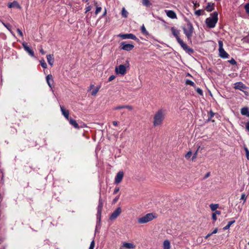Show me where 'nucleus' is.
Returning <instances> with one entry per match:
<instances>
[{
    "instance_id": "nucleus-1",
    "label": "nucleus",
    "mask_w": 249,
    "mask_h": 249,
    "mask_svg": "<svg viewBox=\"0 0 249 249\" xmlns=\"http://www.w3.org/2000/svg\"><path fill=\"white\" fill-rule=\"evenodd\" d=\"M171 31L173 35L176 38L177 42L179 44L181 48L185 51L186 53L191 55L194 53L193 49L189 47L179 37L180 32L175 27L171 28Z\"/></svg>"
},
{
    "instance_id": "nucleus-2",
    "label": "nucleus",
    "mask_w": 249,
    "mask_h": 249,
    "mask_svg": "<svg viewBox=\"0 0 249 249\" xmlns=\"http://www.w3.org/2000/svg\"><path fill=\"white\" fill-rule=\"evenodd\" d=\"M165 110L159 109L155 114L153 118V124L154 126L161 125L165 118Z\"/></svg>"
},
{
    "instance_id": "nucleus-3",
    "label": "nucleus",
    "mask_w": 249,
    "mask_h": 249,
    "mask_svg": "<svg viewBox=\"0 0 249 249\" xmlns=\"http://www.w3.org/2000/svg\"><path fill=\"white\" fill-rule=\"evenodd\" d=\"M184 19L187 22V24L182 27L183 33L187 37L188 40L191 42L194 29L192 23L186 17H185Z\"/></svg>"
},
{
    "instance_id": "nucleus-4",
    "label": "nucleus",
    "mask_w": 249,
    "mask_h": 249,
    "mask_svg": "<svg viewBox=\"0 0 249 249\" xmlns=\"http://www.w3.org/2000/svg\"><path fill=\"white\" fill-rule=\"evenodd\" d=\"M157 216L155 213H148L144 216L138 219V222L139 224H144L150 222L157 218Z\"/></svg>"
},
{
    "instance_id": "nucleus-5",
    "label": "nucleus",
    "mask_w": 249,
    "mask_h": 249,
    "mask_svg": "<svg viewBox=\"0 0 249 249\" xmlns=\"http://www.w3.org/2000/svg\"><path fill=\"white\" fill-rule=\"evenodd\" d=\"M218 20V17H211L206 19L205 23L210 28H214Z\"/></svg>"
},
{
    "instance_id": "nucleus-6",
    "label": "nucleus",
    "mask_w": 249,
    "mask_h": 249,
    "mask_svg": "<svg viewBox=\"0 0 249 249\" xmlns=\"http://www.w3.org/2000/svg\"><path fill=\"white\" fill-rule=\"evenodd\" d=\"M219 45V56L222 58H227L229 57V54L224 50L223 48V43L221 40L218 41Z\"/></svg>"
},
{
    "instance_id": "nucleus-7",
    "label": "nucleus",
    "mask_w": 249,
    "mask_h": 249,
    "mask_svg": "<svg viewBox=\"0 0 249 249\" xmlns=\"http://www.w3.org/2000/svg\"><path fill=\"white\" fill-rule=\"evenodd\" d=\"M234 88L244 92L246 95H248V92L245 91V89H248L247 87L241 82L235 83Z\"/></svg>"
},
{
    "instance_id": "nucleus-8",
    "label": "nucleus",
    "mask_w": 249,
    "mask_h": 249,
    "mask_svg": "<svg viewBox=\"0 0 249 249\" xmlns=\"http://www.w3.org/2000/svg\"><path fill=\"white\" fill-rule=\"evenodd\" d=\"M115 72L117 75H123L124 74V65L121 64L115 67Z\"/></svg>"
},
{
    "instance_id": "nucleus-9",
    "label": "nucleus",
    "mask_w": 249,
    "mask_h": 249,
    "mask_svg": "<svg viewBox=\"0 0 249 249\" xmlns=\"http://www.w3.org/2000/svg\"><path fill=\"white\" fill-rule=\"evenodd\" d=\"M122 212L121 209L119 207L111 215L109 219L111 220L115 219Z\"/></svg>"
},
{
    "instance_id": "nucleus-10",
    "label": "nucleus",
    "mask_w": 249,
    "mask_h": 249,
    "mask_svg": "<svg viewBox=\"0 0 249 249\" xmlns=\"http://www.w3.org/2000/svg\"><path fill=\"white\" fill-rule=\"evenodd\" d=\"M22 46L24 49V50L32 57H34V51L27 45V43L26 42H23L22 43Z\"/></svg>"
},
{
    "instance_id": "nucleus-11",
    "label": "nucleus",
    "mask_w": 249,
    "mask_h": 249,
    "mask_svg": "<svg viewBox=\"0 0 249 249\" xmlns=\"http://www.w3.org/2000/svg\"><path fill=\"white\" fill-rule=\"evenodd\" d=\"M8 7L10 8H16L20 9L21 7L18 1H14L12 2H10L8 3Z\"/></svg>"
},
{
    "instance_id": "nucleus-12",
    "label": "nucleus",
    "mask_w": 249,
    "mask_h": 249,
    "mask_svg": "<svg viewBox=\"0 0 249 249\" xmlns=\"http://www.w3.org/2000/svg\"><path fill=\"white\" fill-rule=\"evenodd\" d=\"M125 39H132L138 43L140 41V40L137 38L136 36L132 34H125Z\"/></svg>"
},
{
    "instance_id": "nucleus-13",
    "label": "nucleus",
    "mask_w": 249,
    "mask_h": 249,
    "mask_svg": "<svg viewBox=\"0 0 249 249\" xmlns=\"http://www.w3.org/2000/svg\"><path fill=\"white\" fill-rule=\"evenodd\" d=\"M123 176H124L123 172H119L116 177L115 182L116 183H119V182H120L123 178Z\"/></svg>"
},
{
    "instance_id": "nucleus-14",
    "label": "nucleus",
    "mask_w": 249,
    "mask_h": 249,
    "mask_svg": "<svg viewBox=\"0 0 249 249\" xmlns=\"http://www.w3.org/2000/svg\"><path fill=\"white\" fill-rule=\"evenodd\" d=\"M62 114L67 119L69 120V111L66 110L63 107L60 106Z\"/></svg>"
},
{
    "instance_id": "nucleus-15",
    "label": "nucleus",
    "mask_w": 249,
    "mask_h": 249,
    "mask_svg": "<svg viewBox=\"0 0 249 249\" xmlns=\"http://www.w3.org/2000/svg\"><path fill=\"white\" fill-rule=\"evenodd\" d=\"M241 113L243 115L249 117V109L248 107H244L241 109Z\"/></svg>"
},
{
    "instance_id": "nucleus-16",
    "label": "nucleus",
    "mask_w": 249,
    "mask_h": 249,
    "mask_svg": "<svg viewBox=\"0 0 249 249\" xmlns=\"http://www.w3.org/2000/svg\"><path fill=\"white\" fill-rule=\"evenodd\" d=\"M51 81H52L53 82V76L51 74H48L46 76V81H47V84L49 85V86L51 89H52V84L51 83Z\"/></svg>"
},
{
    "instance_id": "nucleus-17",
    "label": "nucleus",
    "mask_w": 249,
    "mask_h": 249,
    "mask_svg": "<svg viewBox=\"0 0 249 249\" xmlns=\"http://www.w3.org/2000/svg\"><path fill=\"white\" fill-rule=\"evenodd\" d=\"M47 59L48 63L51 65L52 66L54 62V58L53 57V55H47Z\"/></svg>"
},
{
    "instance_id": "nucleus-18",
    "label": "nucleus",
    "mask_w": 249,
    "mask_h": 249,
    "mask_svg": "<svg viewBox=\"0 0 249 249\" xmlns=\"http://www.w3.org/2000/svg\"><path fill=\"white\" fill-rule=\"evenodd\" d=\"M69 120L70 122V124L71 125H73L75 128L79 129L80 128V126H79V125L78 124L75 120H73L72 118L69 119Z\"/></svg>"
},
{
    "instance_id": "nucleus-19",
    "label": "nucleus",
    "mask_w": 249,
    "mask_h": 249,
    "mask_svg": "<svg viewBox=\"0 0 249 249\" xmlns=\"http://www.w3.org/2000/svg\"><path fill=\"white\" fill-rule=\"evenodd\" d=\"M95 17H89L87 19V21L92 26L96 25V22H95Z\"/></svg>"
},
{
    "instance_id": "nucleus-20",
    "label": "nucleus",
    "mask_w": 249,
    "mask_h": 249,
    "mask_svg": "<svg viewBox=\"0 0 249 249\" xmlns=\"http://www.w3.org/2000/svg\"><path fill=\"white\" fill-rule=\"evenodd\" d=\"M170 242L166 240L163 242V249H170Z\"/></svg>"
},
{
    "instance_id": "nucleus-21",
    "label": "nucleus",
    "mask_w": 249,
    "mask_h": 249,
    "mask_svg": "<svg viewBox=\"0 0 249 249\" xmlns=\"http://www.w3.org/2000/svg\"><path fill=\"white\" fill-rule=\"evenodd\" d=\"M134 46L132 44L125 43V51H131L134 48Z\"/></svg>"
},
{
    "instance_id": "nucleus-22",
    "label": "nucleus",
    "mask_w": 249,
    "mask_h": 249,
    "mask_svg": "<svg viewBox=\"0 0 249 249\" xmlns=\"http://www.w3.org/2000/svg\"><path fill=\"white\" fill-rule=\"evenodd\" d=\"M214 5L213 3H209L206 7V10L207 11L211 12L213 9Z\"/></svg>"
},
{
    "instance_id": "nucleus-23",
    "label": "nucleus",
    "mask_w": 249,
    "mask_h": 249,
    "mask_svg": "<svg viewBox=\"0 0 249 249\" xmlns=\"http://www.w3.org/2000/svg\"><path fill=\"white\" fill-rule=\"evenodd\" d=\"M136 245L133 243H125V249H135Z\"/></svg>"
},
{
    "instance_id": "nucleus-24",
    "label": "nucleus",
    "mask_w": 249,
    "mask_h": 249,
    "mask_svg": "<svg viewBox=\"0 0 249 249\" xmlns=\"http://www.w3.org/2000/svg\"><path fill=\"white\" fill-rule=\"evenodd\" d=\"M210 207L212 211H215L219 207L218 204H211Z\"/></svg>"
},
{
    "instance_id": "nucleus-25",
    "label": "nucleus",
    "mask_w": 249,
    "mask_h": 249,
    "mask_svg": "<svg viewBox=\"0 0 249 249\" xmlns=\"http://www.w3.org/2000/svg\"><path fill=\"white\" fill-rule=\"evenodd\" d=\"M235 222V220H232V221H229L228 223V224L223 228V230H228L229 229L231 226Z\"/></svg>"
},
{
    "instance_id": "nucleus-26",
    "label": "nucleus",
    "mask_w": 249,
    "mask_h": 249,
    "mask_svg": "<svg viewBox=\"0 0 249 249\" xmlns=\"http://www.w3.org/2000/svg\"><path fill=\"white\" fill-rule=\"evenodd\" d=\"M185 84L187 85L191 86L194 87H195L196 86V84H195V83L194 82L192 81L191 80H189V79H187L186 80Z\"/></svg>"
},
{
    "instance_id": "nucleus-27",
    "label": "nucleus",
    "mask_w": 249,
    "mask_h": 249,
    "mask_svg": "<svg viewBox=\"0 0 249 249\" xmlns=\"http://www.w3.org/2000/svg\"><path fill=\"white\" fill-rule=\"evenodd\" d=\"M141 32L142 34L147 35L148 34V32L146 31L144 26L143 25L141 27Z\"/></svg>"
},
{
    "instance_id": "nucleus-28",
    "label": "nucleus",
    "mask_w": 249,
    "mask_h": 249,
    "mask_svg": "<svg viewBox=\"0 0 249 249\" xmlns=\"http://www.w3.org/2000/svg\"><path fill=\"white\" fill-rule=\"evenodd\" d=\"M167 16H176V13L171 10L165 11Z\"/></svg>"
},
{
    "instance_id": "nucleus-29",
    "label": "nucleus",
    "mask_w": 249,
    "mask_h": 249,
    "mask_svg": "<svg viewBox=\"0 0 249 249\" xmlns=\"http://www.w3.org/2000/svg\"><path fill=\"white\" fill-rule=\"evenodd\" d=\"M214 115V113H213L212 110H211L209 113L208 121H212V122H214V120H212V118L213 117Z\"/></svg>"
},
{
    "instance_id": "nucleus-30",
    "label": "nucleus",
    "mask_w": 249,
    "mask_h": 249,
    "mask_svg": "<svg viewBox=\"0 0 249 249\" xmlns=\"http://www.w3.org/2000/svg\"><path fill=\"white\" fill-rule=\"evenodd\" d=\"M40 64H41V66H42L43 68H44V69L47 68V64L46 63V62H45V60H44L43 59H42V60H41L40 61Z\"/></svg>"
},
{
    "instance_id": "nucleus-31",
    "label": "nucleus",
    "mask_w": 249,
    "mask_h": 249,
    "mask_svg": "<svg viewBox=\"0 0 249 249\" xmlns=\"http://www.w3.org/2000/svg\"><path fill=\"white\" fill-rule=\"evenodd\" d=\"M99 87H97L94 90L92 91L91 94L93 96H95L97 94V93L98 92L99 90Z\"/></svg>"
},
{
    "instance_id": "nucleus-32",
    "label": "nucleus",
    "mask_w": 249,
    "mask_h": 249,
    "mask_svg": "<svg viewBox=\"0 0 249 249\" xmlns=\"http://www.w3.org/2000/svg\"><path fill=\"white\" fill-rule=\"evenodd\" d=\"M4 25V26L5 27H6L7 29L11 32V33L14 36V33H13V32L11 31V29H10V27H11V25L10 24H5V23H4L3 22L2 23Z\"/></svg>"
},
{
    "instance_id": "nucleus-33",
    "label": "nucleus",
    "mask_w": 249,
    "mask_h": 249,
    "mask_svg": "<svg viewBox=\"0 0 249 249\" xmlns=\"http://www.w3.org/2000/svg\"><path fill=\"white\" fill-rule=\"evenodd\" d=\"M228 62L232 65H237L236 61L233 58L231 60H228Z\"/></svg>"
},
{
    "instance_id": "nucleus-34",
    "label": "nucleus",
    "mask_w": 249,
    "mask_h": 249,
    "mask_svg": "<svg viewBox=\"0 0 249 249\" xmlns=\"http://www.w3.org/2000/svg\"><path fill=\"white\" fill-rule=\"evenodd\" d=\"M244 150L246 152L247 158L248 160H249V150L248 148L246 146L244 147Z\"/></svg>"
},
{
    "instance_id": "nucleus-35",
    "label": "nucleus",
    "mask_w": 249,
    "mask_h": 249,
    "mask_svg": "<svg viewBox=\"0 0 249 249\" xmlns=\"http://www.w3.org/2000/svg\"><path fill=\"white\" fill-rule=\"evenodd\" d=\"M142 4L146 6H148L150 5V2L148 0H142Z\"/></svg>"
},
{
    "instance_id": "nucleus-36",
    "label": "nucleus",
    "mask_w": 249,
    "mask_h": 249,
    "mask_svg": "<svg viewBox=\"0 0 249 249\" xmlns=\"http://www.w3.org/2000/svg\"><path fill=\"white\" fill-rule=\"evenodd\" d=\"M246 199H247V196H246V195L244 193L242 194L241 195V196L240 199L244 200V203H245V202L246 200Z\"/></svg>"
},
{
    "instance_id": "nucleus-37",
    "label": "nucleus",
    "mask_w": 249,
    "mask_h": 249,
    "mask_svg": "<svg viewBox=\"0 0 249 249\" xmlns=\"http://www.w3.org/2000/svg\"><path fill=\"white\" fill-rule=\"evenodd\" d=\"M192 152L191 151H188L185 155V157L186 159H189L192 155Z\"/></svg>"
},
{
    "instance_id": "nucleus-38",
    "label": "nucleus",
    "mask_w": 249,
    "mask_h": 249,
    "mask_svg": "<svg viewBox=\"0 0 249 249\" xmlns=\"http://www.w3.org/2000/svg\"><path fill=\"white\" fill-rule=\"evenodd\" d=\"M94 246H95L94 241L93 240V241H92V242L90 243L89 249H93L94 248Z\"/></svg>"
},
{
    "instance_id": "nucleus-39",
    "label": "nucleus",
    "mask_w": 249,
    "mask_h": 249,
    "mask_svg": "<svg viewBox=\"0 0 249 249\" xmlns=\"http://www.w3.org/2000/svg\"><path fill=\"white\" fill-rule=\"evenodd\" d=\"M196 92L200 95H203V91H202V90L201 89H200V88H197L196 90Z\"/></svg>"
},
{
    "instance_id": "nucleus-40",
    "label": "nucleus",
    "mask_w": 249,
    "mask_h": 249,
    "mask_svg": "<svg viewBox=\"0 0 249 249\" xmlns=\"http://www.w3.org/2000/svg\"><path fill=\"white\" fill-rule=\"evenodd\" d=\"M101 9H102L101 7H97L96 9V11H95V14L96 15H97L99 13V12L101 11Z\"/></svg>"
},
{
    "instance_id": "nucleus-41",
    "label": "nucleus",
    "mask_w": 249,
    "mask_h": 249,
    "mask_svg": "<svg viewBox=\"0 0 249 249\" xmlns=\"http://www.w3.org/2000/svg\"><path fill=\"white\" fill-rule=\"evenodd\" d=\"M212 219L214 221H215L217 220V217L216 215H215V213H213L212 214Z\"/></svg>"
},
{
    "instance_id": "nucleus-42",
    "label": "nucleus",
    "mask_w": 249,
    "mask_h": 249,
    "mask_svg": "<svg viewBox=\"0 0 249 249\" xmlns=\"http://www.w3.org/2000/svg\"><path fill=\"white\" fill-rule=\"evenodd\" d=\"M115 76L114 75H111V76L109 77L108 81L109 82H110V81H112L113 80H114V79H115Z\"/></svg>"
},
{
    "instance_id": "nucleus-43",
    "label": "nucleus",
    "mask_w": 249,
    "mask_h": 249,
    "mask_svg": "<svg viewBox=\"0 0 249 249\" xmlns=\"http://www.w3.org/2000/svg\"><path fill=\"white\" fill-rule=\"evenodd\" d=\"M245 9L247 12L249 14V3L247 4L245 6Z\"/></svg>"
},
{
    "instance_id": "nucleus-44",
    "label": "nucleus",
    "mask_w": 249,
    "mask_h": 249,
    "mask_svg": "<svg viewBox=\"0 0 249 249\" xmlns=\"http://www.w3.org/2000/svg\"><path fill=\"white\" fill-rule=\"evenodd\" d=\"M17 32L21 37H23V33L20 29H18Z\"/></svg>"
},
{
    "instance_id": "nucleus-45",
    "label": "nucleus",
    "mask_w": 249,
    "mask_h": 249,
    "mask_svg": "<svg viewBox=\"0 0 249 249\" xmlns=\"http://www.w3.org/2000/svg\"><path fill=\"white\" fill-rule=\"evenodd\" d=\"M68 21L70 23H72L74 21V19L73 18H70L69 19H68Z\"/></svg>"
},
{
    "instance_id": "nucleus-46",
    "label": "nucleus",
    "mask_w": 249,
    "mask_h": 249,
    "mask_svg": "<svg viewBox=\"0 0 249 249\" xmlns=\"http://www.w3.org/2000/svg\"><path fill=\"white\" fill-rule=\"evenodd\" d=\"M120 47L122 50H124V42H123L121 43Z\"/></svg>"
},
{
    "instance_id": "nucleus-47",
    "label": "nucleus",
    "mask_w": 249,
    "mask_h": 249,
    "mask_svg": "<svg viewBox=\"0 0 249 249\" xmlns=\"http://www.w3.org/2000/svg\"><path fill=\"white\" fill-rule=\"evenodd\" d=\"M129 64L128 61H125V71H126L127 68H129Z\"/></svg>"
},
{
    "instance_id": "nucleus-48",
    "label": "nucleus",
    "mask_w": 249,
    "mask_h": 249,
    "mask_svg": "<svg viewBox=\"0 0 249 249\" xmlns=\"http://www.w3.org/2000/svg\"><path fill=\"white\" fill-rule=\"evenodd\" d=\"M246 128L247 130L249 132V122H248L246 123Z\"/></svg>"
},
{
    "instance_id": "nucleus-49",
    "label": "nucleus",
    "mask_w": 249,
    "mask_h": 249,
    "mask_svg": "<svg viewBox=\"0 0 249 249\" xmlns=\"http://www.w3.org/2000/svg\"><path fill=\"white\" fill-rule=\"evenodd\" d=\"M218 231V229L217 228H215L211 233H212V234H215Z\"/></svg>"
},
{
    "instance_id": "nucleus-50",
    "label": "nucleus",
    "mask_w": 249,
    "mask_h": 249,
    "mask_svg": "<svg viewBox=\"0 0 249 249\" xmlns=\"http://www.w3.org/2000/svg\"><path fill=\"white\" fill-rule=\"evenodd\" d=\"M212 233L211 232V233H208L205 237V239H208L209 237H210L211 235H212Z\"/></svg>"
},
{
    "instance_id": "nucleus-51",
    "label": "nucleus",
    "mask_w": 249,
    "mask_h": 249,
    "mask_svg": "<svg viewBox=\"0 0 249 249\" xmlns=\"http://www.w3.org/2000/svg\"><path fill=\"white\" fill-rule=\"evenodd\" d=\"M91 6H88L86 8V13H87V12L88 11H89L90 10H91Z\"/></svg>"
},
{
    "instance_id": "nucleus-52",
    "label": "nucleus",
    "mask_w": 249,
    "mask_h": 249,
    "mask_svg": "<svg viewBox=\"0 0 249 249\" xmlns=\"http://www.w3.org/2000/svg\"><path fill=\"white\" fill-rule=\"evenodd\" d=\"M213 213H215V215H217V214L220 215V214H221V211L216 210V211H215V212Z\"/></svg>"
},
{
    "instance_id": "nucleus-53",
    "label": "nucleus",
    "mask_w": 249,
    "mask_h": 249,
    "mask_svg": "<svg viewBox=\"0 0 249 249\" xmlns=\"http://www.w3.org/2000/svg\"><path fill=\"white\" fill-rule=\"evenodd\" d=\"M125 108H127L129 110H132L133 109V107L131 106H125Z\"/></svg>"
},
{
    "instance_id": "nucleus-54",
    "label": "nucleus",
    "mask_w": 249,
    "mask_h": 249,
    "mask_svg": "<svg viewBox=\"0 0 249 249\" xmlns=\"http://www.w3.org/2000/svg\"><path fill=\"white\" fill-rule=\"evenodd\" d=\"M40 52L42 54H44L45 52L44 51V50H43V49L41 48L40 49Z\"/></svg>"
},
{
    "instance_id": "nucleus-55",
    "label": "nucleus",
    "mask_w": 249,
    "mask_h": 249,
    "mask_svg": "<svg viewBox=\"0 0 249 249\" xmlns=\"http://www.w3.org/2000/svg\"><path fill=\"white\" fill-rule=\"evenodd\" d=\"M118 36L122 37L123 39H124V34H120Z\"/></svg>"
},
{
    "instance_id": "nucleus-56",
    "label": "nucleus",
    "mask_w": 249,
    "mask_h": 249,
    "mask_svg": "<svg viewBox=\"0 0 249 249\" xmlns=\"http://www.w3.org/2000/svg\"><path fill=\"white\" fill-rule=\"evenodd\" d=\"M99 207V211H100V212H101V208H102V203H100L99 204V207Z\"/></svg>"
},
{
    "instance_id": "nucleus-57",
    "label": "nucleus",
    "mask_w": 249,
    "mask_h": 249,
    "mask_svg": "<svg viewBox=\"0 0 249 249\" xmlns=\"http://www.w3.org/2000/svg\"><path fill=\"white\" fill-rule=\"evenodd\" d=\"M122 14L123 16L124 15V7L122 9Z\"/></svg>"
},
{
    "instance_id": "nucleus-58",
    "label": "nucleus",
    "mask_w": 249,
    "mask_h": 249,
    "mask_svg": "<svg viewBox=\"0 0 249 249\" xmlns=\"http://www.w3.org/2000/svg\"><path fill=\"white\" fill-rule=\"evenodd\" d=\"M112 123H113V124L114 125H116L117 124V122H116V121H113Z\"/></svg>"
},
{
    "instance_id": "nucleus-59",
    "label": "nucleus",
    "mask_w": 249,
    "mask_h": 249,
    "mask_svg": "<svg viewBox=\"0 0 249 249\" xmlns=\"http://www.w3.org/2000/svg\"><path fill=\"white\" fill-rule=\"evenodd\" d=\"M93 88H94V85H91L90 86L89 90H91V89H92Z\"/></svg>"
},
{
    "instance_id": "nucleus-60",
    "label": "nucleus",
    "mask_w": 249,
    "mask_h": 249,
    "mask_svg": "<svg viewBox=\"0 0 249 249\" xmlns=\"http://www.w3.org/2000/svg\"><path fill=\"white\" fill-rule=\"evenodd\" d=\"M210 176V173H207V174L205 175V178H208Z\"/></svg>"
},
{
    "instance_id": "nucleus-61",
    "label": "nucleus",
    "mask_w": 249,
    "mask_h": 249,
    "mask_svg": "<svg viewBox=\"0 0 249 249\" xmlns=\"http://www.w3.org/2000/svg\"><path fill=\"white\" fill-rule=\"evenodd\" d=\"M87 127V125L86 124H83L82 125L80 126V127Z\"/></svg>"
},
{
    "instance_id": "nucleus-62",
    "label": "nucleus",
    "mask_w": 249,
    "mask_h": 249,
    "mask_svg": "<svg viewBox=\"0 0 249 249\" xmlns=\"http://www.w3.org/2000/svg\"><path fill=\"white\" fill-rule=\"evenodd\" d=\"M123 107H116L115 109H118L122 108Z\"/></svg>"
},
{
    "instance_id": "nucleus-63",
    "label": "nucleus",
    "mask_w": 249,
    "mask_h": 249,
    "mask_svg": "<svg viewBox=\"0 0 249 249\" xmlns=\"http://www.w3.org/2000/svg\"><path fill=\"white\" fill-rule=\"evenodd\" d=\"M118 191V189H115V190H114V193H116Z\"/></svg>"
},
{
    "instance_id": "nucleus-64",
    "label": "nucleus",
    "mask_w": 249,
    "mask_h": 249,
    "mask_svg": "<svg viewBox=\"0 0 249 249\" xmlns=\"http://www.w3.org/2000/svg\"><path fill=\"white\" fill-rule=\"evenodd\" d=\"M213 16H218V13L217 12H214V15Z\"/></svg>"
}]
</instances>
